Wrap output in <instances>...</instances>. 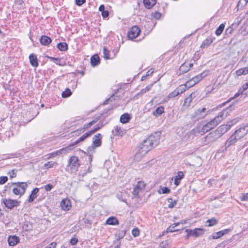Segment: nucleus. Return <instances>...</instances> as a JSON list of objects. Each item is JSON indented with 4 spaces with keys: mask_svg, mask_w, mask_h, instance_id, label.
<instances>
[{
    "mask_svg": "<svg viewBox=\"0 0 248 248\" xmlns=\"http://www.w3.org/2000/svg\"><path fill=\"white\" fill-rule=\"evenodd\" d=\"M234 109V107L232 105H230L228 108L220 112L218 115L214 119L203 126L202 129H200V135H202L216 127L224 119L227 117Z\"/></svg>",
    "mask_w": 248,
    "mask_h": 248,
    "instance_id": "f257e3e1",
    "label": "nucleus"
},
{
    "mask_svg": "<svg viewBox=\"0 0 248 248\" xmlns=\"http://www.w3.org/2000/svg\"><path fill=\"white\" fill-rule=\"evenodd\" d=\"M161 133L156 132L144 140L140 146V155H144L159 144Z\"/></svg>",
    "mask_w": 248,
    "mask_h": 248,
    "instance_id": "f03ea898",
    "label": "nucleus"
},
{
    "mask_svg": "<svg viewBox=\"0 0 248 248\" xmlns=\"http://www.w3.org/2000/svg\"><path fill=\"white\" fill-rule=\"evenodd\" d=\"M13 187L12 191L16 195L22 196L25 193L28 185L26 182H14L12 183L9 187Z\"/></svg>",
    "mask_w": 248,
    "mask_h": 248,
    "instance_id": "7ed1b4c3",
    "label": "nucleus"
},
{
    "mask_svg": "<svg viewBox=\"0 0 248 248\" xmlns=\"http://www.w3.org/2000/svg\"><path fill=\"white\" fill-rule=\"evenodd\" d=\"M102 126H103L102 124L99 125V124H98V126L97 127H95L94 129H93L91 131L86 132L85 134H84L82 136H81L79 139L71 143L70 144L72 145V147L74 149L75 145H76L79 142L84 141L87 137L90 136L92 134H93L96 131L99 130Z\"/></svg>",
    "mask_w": 248,
    "mask_h": 248,
    "instance_id": "20e7f679",
    "label": "nucleus"
},
{
    "mask_svg": "<svg viewBox=\"0 0 248 248\" xmlns=\"http://www.w3.org/2000/svg\"><path fill=\"white\" fill-rule=\"evenodd\" d=\"M220 137L219 132L217 131V129H216L215 131L210 132L206 136L202 138V140L204 142V144L206 145L210 142H214Z\"/></svg>",
    "mask_w": 248,
    "mask_h": 248,
    "instance_id": "39448f33",
    "label": "nucleus"
},
{
    "mask_svg": "<svg viewBox=\"0 0 248 248\" xmlns=\"http://www.w3.org/2000/svg\"><path fill=\"white\" fill-rule=\"evenodd\" d=\"M237 120L235 119L233 120L232 121L229 122L228 124H223L219 126L217 129L219 132V134L221 136L223 134L227 132L229 130L231 127L236 122Z\"/></svg>",
    "mask_w": 248,
    "mask_h": 248,
    "instance_id": "423d86ee",
    "label": "nucleus"
},
{
    "mask_svg": "<svg viewBox=\"0 0 248 248\" xmlns=\"http://www.w3.org/2000/svg\"><path fill=\"white\" fill-rule=\"evenodd\" d=\"M102 136L101 134L98 133L93 138L92 146L89 147L88 149L92 151L94 148L100 147L102 144Z\"/></svg>",
    "mask_w": 248,
    "mask_h": 248,
    "instance_id": "0eeeda50",
    "label": "nucleus"
},
{
    "mask_svg": "<svg viewBox=\"0 0 248 248\" xmlns=\"http://www.w3.org/2000/svg\"><path fill=\"white\" fill-rule=\"evenodd\" d=\"M185 232L187 233V238L190 236L199 237L202 235L204 232V231L202 228H195L193 230L186 229Z\"/></svg>",
    "mask_w": 248,
    "mask_h": 248,
    "instance_id": "6e6552de",
    "label": "nucleus"
},
{
    "mask_svg": "<svg viewBox=\"0 0 248 248\" xmlns=\"http://www.w3.org/2000/svg\"><path fill=\"white\" fill-rule=\"evenodd\" d=\"M200 135V128H195L187 132L184 136V139L186 141H189L194 139L195 137Z\"/></svg>",
    "mask_w": 248,
    "mask_h": 248,
    "instance_id": "1a4fd4ad",
    "label": "nucleus"
},
{
    "mask_svg": "<svg viewBox=\"0 0 248 248\" xmlns=\"http://www.w3.org/2000/svg\"><path fill=\"white\" fill-rule=\"evenodd\" d=\"M140 35V28L137 26L132 27L127 33L129 39L133 40Z\"/></svg>",
    "mask_w": 248,
    "mask_h": 248,
    "instance_id": "9d476101",
    "label": "nucleus"
},
{
    "mask_svg": "<svg viewBox=\"0 0 248 248\" xmlns=\"http://www.w3.org/2000/svg\"><path fill=\"white\" fill-rule=\"evenodd\" d=\"M68 166L71 169L77 170L80 166L79 160L78 157L72 156L69 160Z\"/></svg>",
    "mask_w": 248,
    "mask_h": 248,
    "instance_id": "9b49d317",
    "label": "nucleus"
},
{
    "mask_svg": "<svg viewBox=\"0 0 248 248\" xmlns=\"http://www.w3.org/2000/svg\"><path fill=\"white\" fill-rule=\"evenodd\" d=\"M20 202L16 200L11 199H5L3 200V203L7 208L12 209L14 207L18 206Z\"/></svg>",
    "mask_w": 248,
    "mask_h": 248,
    "instance_id": "f8f14e48",
    "label": "nucleus"
},
{
    "mask_svg": "<svg viewBox=\"0 0 248 248\" xmlns=\"http://www.w3.org/2000/svg\"><path fill=\"white\" fill-rule=\"evenodd\" d=\"M144 24V23L142 22V25ZM152 23L151 21H148L147 22H145L144 25V27H142L140 29V32L143 31L144 34H148L152 30Z\"/></svg>",
    "mask_w": 248,
    "mask_h": 248,
    "instance_id": "ddd939ff",
    "label": "nucleus"
},
{
    "mask_svg": "<svg viewBox=\"0 0 248 248\" xmlns=\"http://www.w3.org/2000/svg\"><path fill=\"white\" fill-rule=\"evenodd\" d=\"M248 132V127L246 126L240 127L239 129L235 131L234 134L236 135L237 138L239 139L246 135Z\"/></svg>",
    "mask_w": 248,
    "mask_h": 248,
    "instance_id": "4468645a",
    "label": "nucleus"
},
{
    "mask_svg": "<svg viewBox=\"0 0 248 248\" xmlns=\"http://www.w3.org/2000/svg\"><path fill=\"white\" fill-rule=\"evenodd\" d=\"M193 64L189 62H185L179 68L180 74H184L188 71Z\"/></svg>",
    "mask_w": 248,
    "mask_h": 248,
    "instance_id": "2eb2a0df",
    "label": "nucleus"
},
{
    "mask_svg": "<svg viewBox=\"0 0 248 248\" xmlns=\"http://www.w3.org/2000/svg\"><path fill=\"white\" fill-rule=\"evenodd\" d=\"M61 206L63 210H69L71 207V203L70 201L67 199L62 200L61 203Z\"/></svg>",
    "mask_w": 248,
    "mask_h": 248,
    "instance_id": "dca6fc26",
    "label": "nucleus"
},
{
    "mask_svg": "<svg viewBox=\"0 0 248 248\" xmlns=\"http://www.w3.org/2000/svg\"><path fill=\"white\" fill-rule=\"evenodd\" d=\"M239 139L237 138L236 135L234 133L232 134L225 143V146L228 148L232 145L235 143Z\"/></svg>",
    "mask_w": 248,
    "mask_h": 248,
    "instance_id": "f3484780",
    "label": "nucleus"
},
{
    "mask_svg": "<svg viewBox=\"0 0 248 248\" xmlns=\"http://www.w3.org/2000/svg\"><path fill=\"white\" fill-rule=\"evenodd\" d=\"M114 136L122 137L126 133V131L124 129L121 128V127L117 125L114 127V130L112 131Z\"/></svg>",
    "mask_w": 248,
    "mask_h": 248,
    "instance_id": "a211bd4d",
    "label": "nucleus"
},
{
    "mask_svg": "<svg viewBox=\"0 0 248 248\" xmlns=\"http://www.w3.org/2000/svg\"><path fill=\"white\" fill-rule=\"evenodd\" d=\"M40 43L43 46H48L51 42V39L46 35H42L39 39Z\"/></svg>",
    "mask_w": 248,
    "mask_h": 248,
    "instance_id": "6ab92c4d",
    "label": "nucleus"
},
{
    "mask_svg": "<svg viewBox=\"0 0 248 248\" xmlns=\"http://www.w3.org/2000/svg\"><path fill=\"white\" fill-rule=\"evenodd\" d=\"M29 60L30 63L32 66L36 67L38 66V59L35 54L33 53L30 54Z\"/></svg>",
    "mask_w": 248,
    "mask_h": 248,
    "instance_id": "aec40b11",
    "label": "nucleus"
},
{
    "mask_svg": "<svg viewBox=\"0 0 248 248\" xmlns=\"http://www.w3.org/2000/svg\"><path fill=\"white\" fill-rule=\"evenodd\" d=\"M19 237L16 235L10 236L8 239L9 245L11 246H15L19 242Z\"/></svg>",
    "mask_w": 248,
    "mask_h": 248,
    "instance_id": "412c9836",
    "label": "nucleus"
},
{
    "mask_svg": "<svg viewBox=\"0 0 248 248\" xmlns=\"http://www.w3.org/2000/svg\"><path fill=\"white\" fill-rule=\"evenodd\" d=\"M39 191V189L38 188H34L31 192V194L29 196V198L28 199V202H32L37 197V193Z\"/></svg>",
    "mask_w": 248,
    "mask_h": 248,
    "instance_id": "4be33fe9",
    "label": "nucleus"
},
{
    "mask_svg": "<svg viewBox=\"0 0 248 248\" xmlns=\"http://www.w3.org/2000/svg\"><path fill=\"white\" fill-rule=\"evenodd\" d=\"M73 149V148L72 147V145L70 144L67 147L62 148L59 150H57V152L58 155H60L62 154H66L67 153L72 150Z\"/></svg>",
    "mask_w": 248,
    "mask_h": 248,
    "instance_id": "5701e85b",
    "label": "nucleus"
},
{
    "mask_svg": "<svg viewBox=\"0 0 248 248\" xmlns=\"http://www.w3.org/2000/svg\"><path fill=\"white\" fill-rule=\"evenodd\" d=\"M106 224L110 225H116L119 224V221L116 217H110L107 219Z\"/></svg>",
    "mask_w": 248,
    "mask_h": 248,
    "instance_id": "b1692460",
    "label": "nucleus"
},
{
    "mask_svg": "<svg viewBox=\"0 0 248 248\" xmlns=\"http://www.w3.org/2000/svg\"><path fill=\"white\" fill-rule=\"evenodd\" d=\"M100 63V58L97 54L92 56L91 58V64L92 66L94 67L97 66Z\"/></svg>",
    "mask_w": 248,
    "mask_h": 248,
    "instance_id": "393cba45",
    "label": "nucleus"
},
{
    "mask_svg": "<svg viewBox=\"0 0 248 248\" xmlns=\"http://www.w3.org/2000/svg\"><path fill=\"white\" fill-rule=\"evenodd\" d=\"M229 230L228 229H225L224 230H222L220 231H219L218 232H215L213 233L212 235L213 239H218L221 236H223L224 234L227 233Z\"/></svg>",
    "mask_w": 248,
    "mask_h": 248,
    "instance_id": "a878e982",
    "label": "nucleus"
},
{
    "mask_svg": "<svg viewBox=\"0 0 248 248\" xmlns=\"http://www.w3.org/2000/svg\"><path fill=\"white\" fill-rule=\"evenodd\" d=\"M208 72H203L202 73H201L195 77L192 78V79L195 81L196 84L198 83L200 81H201L204 77H205L207 76Z\"/></svg>",
    "mask_w": 248,
    "mask_h": 248,
    "instance_id": "bb28decb",
    "label": "nucleus"
},
{
    "mask_svg": "<svg viewBox=\"0 0 248 248\" xmlns=\"http://www.w3.org/2000/svg\"><path fill=\"white\" fill-rule=\"evenodd\" d=\"M131 119L130 115L127 113H125L122 114L120 118V121L123 124H126L128 123Z\"/></svg>",
    "mask_w": 248,
    "mask_h": 248,
    "instance_id": "cd10ccee",
    "label": "nucleus"
},
{
    "mask_svg": "<svg viewBox=\"0 0 248 248\" xmlns=\"http://www.w3.org/2000/svg\"><path fill=\"white\" fill-rule=\"evenodd\" d=\"M156 0H143V3L145 6L150 9L153 7L156 3Z\"/></svg>",
    "mask_w": 248,
    "mask_h": 248,
    "instance_id": "c85d7f7f",
    "label": "nucleus"
},
{
    "mask_svg": "<svg viewBox=\"0 0 248 248\" xmlns=\"http://www.w3.org/2000/svg\"><path fill=\"white\" fill-rule=\"evenodd\" d=\"M184 174L182 171H179L174 177V184L176 186L179 185L180 180L183 178Z\"/></svg>",
    "mask_w": 248,
    "mask_h": 248,
    "instance_id": "c756f323",
    "label": "nucleus"
},
{
    "mask_svg": "<svg viewBox=\"0 0 248 248\" xmlns=\"http://www.w3.org/2000/svg\"><path fill=\"white\" fill-rule=\"evenodd\" d=\"M237 76L246 75L248 74V67L240 68L236 71Z\"/></svg>",
    "mask_w": 248,
    "mask_h": 248,
    "instance_id": "7c9ffc66",
    "label": "nucleus"
},
{
    "mask_svg": "<svg viewBox=\"0 0 248 248\" xmlns=\"http://www.w3.org/2000/svg\"><path fill=\"white\" fill-rule=\"evenodd\" d=\"M58 48L62 51H65L68 49V45L65 42H60L57 45Z\"/></svg>",
    "mask_w": 248,
    "mask_h": 248,
    "instance_id": "2f4dec72",
    "label": "nucleus"
},
{
    "mask_svg": "<svg viewBox=\"0 0 248 248\" xmlns=\"http://www.w3.org/2000/svg\"><path fill=\"white\" fill-rule=\"evenodd\" d=\"M58 165L56 162L48 161L44 165V168L45 169H49L53 167H55Z\"/></svg>",
    "mask_w": 248,
    "mask_h": 248,
    "instance_id": "473e14b6",
    "label": "nucleus"
},
{
    "mask_svg": "<svg viewBox=\"0 0 248 248\" xmlns=\"http://www.w3.org/2000/svg\"><path fill=\"white\" fill-rule=\"evenodd\" d=\"M164 111V108L162 106L158 107L155 111L153 112V114L157 117L162 114Z\"/></svg>",
    "mask_w": 248,
    "mask_h": 248,
    "instance_id": "72a5a7b5",
    "label": "nucleus"
},
{
    "mask_svg": "<svg viewBox=\"0 0 248 248\" xmlns=\"http://www.w3.org/2000/svg\"><path fill=\"white\" fill-rule=\"evenodd\" d=\"M206 223L207 224V227H212L216 225L218 223V220L215 218H212L211 219L207 220L206 221Z\"/></svg>",
    "mask_w": 248,
    "mask_h": 248,
    "instance_id": "f704fd0d",
    "label": "nucleus"
},
{
    "mask_svg": "<svg viewBox=\"0 0 248 248\" xmlns=\"http://www.w3.org/2000/svg\"><path fill=\"white\" fill-rule=\"evenodd\" d=\"M195 97L194 93H191L187 97H186L184 102V105L188 107L190 105L192 99Z\"/></svg>",
    "mask_w": 248,
    "mask_h": 248,
    "instance_id": "c9c22d12",
    "label": "nucleus"
},
{
    "mask_svg": "<svg viewBox=\"0 0 248 248\" xmlns=\"http://www.w3.org/2000/svg\"><path fill=\"white\" fill-rule=\"evenodd\" d=\"M180 225V223H175L170 226L167 229V232H173L177 231L178 229H175V228Z\"/></svg>",
    "mask_w": 248,
    "mask_h": 248,
    "instance_id": "e433bc0d",
    "label": "nucleus"
},
{
    "mask_svg": "<svg viewBox=\"0 0 248 248\" xmlns=\"http://www.w3.org/2000/svg\"><path fill=\"white\" fill-rule=\"evenodd\" d=\"M242 93H243L241 91V89H239L238 92L234 94L233 97L230 98V99L229 100H228V101H227L226 102H225L220 104L219 105V106L220 107H222L224 106L226 104H227V103L229 102L231 100L237 97L240 94H242Z\"/></svg>",
    "mask_w": 248,
    "mask_h": 248,
    "instance_id": "4c0bfd02",
    "label": "nucleus"
},
{
    "mask_svg": "<svg viewBox=\"0 0 248 248\" xmlns=\"http://www.w3.org/2000/svg\"><path fill=\"white\" fill-rule=\"evenodd\" d=\"M170 190L169 188L165 186H160L158 190L159 194H168L170 192Z\"/></svg>",
    "mask_w": 248,
    "mask_h": 248,
    "instance_id": "58836bf2",
    "label": "nucleus"
},
{
    "mask_svg": "<svg viewBox=\"0 0 248 248\" xmlns=\"http://www.w3.org/2000/svg\"><path fill=\"white\" fill-rule=\"evenodd\" d=\"M225 28V24L222 23L219 25L218 28L216 30L215 34L217 36H219L223 32Z\"/></svg>",
    "mask_w": 248,
    "mask_h": 248,
    "instance_id": "ea45409f",
    "label": "nucleus"
},
{
    "mask_svg": "<svg viewBox=\"0 0 248 248\" xmlns=\"http://www.w3.org/2000/svg\"><path fill=\"white\" fill-rule=\"evenodd\" d=\"M72 92L69 88H66L64 91L62 93V98H67L72 94Z\"/></svg>",
    "mask_w": 248,
    "mask_h": 248,
    "instance_id": "a19ab883",
    "label": "nucleus"
},
{
    "mask_svg": "<svg viewBox=\"0 0 248 248\" xmlns=\"http://www.w3.org/2000/svg\"><path fill=\"white\" fill-rule=\"evenodd\" d=\"M139 192H140V181H138L137 185L134 188L132 193L134 196H137L138 195V194Z\"/></svg>",
    "mask_w": 248,
    "mask_h": 248,
    "instance_id": "79ce46f5",
    "label": "nucleus"
},
{
    "mask_svg": "<svg viewBox=\"0 0 248 248\" xmlns=\"http://www.w3.org/2000/svg\"><path fill=\"white\" fill-rule=\"evenodd\" d=\"M168 202L169 203L168 205V207L170 208H172L175 206V205L177 203V201L176 200H173L171 198H169L168 200Z\"/></svg>",
    "mask_w": 248,
    "mask_h": 248,
    "instance_id": "37998d69",
    "label": "nucleus"
},
{
    "mask_svg": "<svg viewBox=\"0 0 248 248\" xmlns=\"http://www.w3.org/2000/svg\"><path fill=\"white\" fill-rule=\"evenodd\" d=\"M154 70L153 69H151L150 70H149L145 75H144V76H142L140 80H144L147 77H149L150 76H151L154 72Z\"/></svg>",
    "mask_w": 248,
    "mask_h": 248,
    "instance_id": "c03bdc74",
    "label": "nucleus"
},
{
    "mask_svg": "<svg viewBox=\"0 0 248 248\" xmlns=\"http://www.w3.org/2000/svg\"><path fill=\"white\" fill-rule=\"evenodd\" d=\"M186 88H187L186 85H181L179 86L178 88H177L176 89L179 92V94L182 93L183 92H184L186 90Z\"/></svg>",
    "mask_w": 248,
    "mask_h": 248,
    "instance_id": "a18cd8bd",
    "label": "nucleus"
},
{
    "mask_svg": "<svg viewBox=\"0 0 248 248\" xmlns=\"http://www.w3.org/2000/svg\"><path fill=\"white\" fill-rule=\"evenodd\" d=\"M103 53H104V57L105 59L108 60L109 59V51L108 50L107 47L104 46L103 47Z\"/></svg>",
    "mask_w": 248,
    "mask_h": 248,
    "instance_id": "49530a36",
    "label": "nucleus"
},
{
    "mask_svg": "<svg viewBox=\"0 0 248 248\" xmlns=\"http://www.w3.org/2000/svg\"><path fill=\"white\" fill-rule=\"evenodd\" d=\"M195 84H196L195 81H194V80L192 79V78L191 79H190L189 80H188V81H187L185 84L186 86V87L187 88L192 87L194 85H195Z\"/></svg>",
    "mask_w": 248,
    "mask_h": 248,
    "instance_id": "de8ad7c7",
    "label": "nucleus"
},
{
    "mask_svg": "<svg viewBox=\"0 0 248 248\" xmlns=\"http://www.w3.org/2000/svg\"><path fill=\"white\" fill-rule=\"evenodd\" d=\"M16 172L17 170L14 169L9 171L8 174L9 175V176L11 178H13L16 176Z\"/></svg>",
    "mask_w": 248,
    "mask_h": 248,
    "instance_id": "09e8293b",
    "label": "nucleus"
},
{
    "mask_svg": "<svg viewBox=\"0 0 248 248\" xmlns=\"http://www.w3.org/2000/svg\"><path fill=\"white\" fill-rule=\"evenodd\" d=\"M57 60H55L54 62L59 65L60 66H63L65 65V62L64 61H62L61 58H56Z\"/></svg>",
    "mask_w": 248,
    "mask_h": 248,
    "instance_id": "8fccbe9b",
    "label": "nucleus"
},
{
    "mask_svg": "<svg viewBox=\"0 0 248 248\" xmlns=\"http://www.w3.org/2000/svg\"><path fill=\"white\" fill-rule=\"evenodd\" d=\"M179 94V92H178L177 89H176L174 91H173L172 92L170 93L168 95V97L169 98H173V97L178 95Z\"/></svg>",
    "mask_w": 248,
    "mask_h": 248,
    "instance_id": "3c124183",
    "label": "nucleus"
},
{
    "mask_svg": "<svg viewBox=\"0 0 248 248\" xmlns=\"http://www.w3.org/2000/svg\"><path fill=\"white\" fill-rule=\"evenodd\" d=\"M153 86V84L148 85L145 89L140 91V94L145 93L147 92L150 91Z\"/></svg>",
    "mask_w": 248,
    "mask_h": 248,
    "instance_id": "603ef678",
    "label": "nucleus"
},
{
    "mask_svg": "<svg viewBox=\"0 0 248 248\" xmlns=\"http://www.w3.org/2000/svg\"><path fill=\"white\" fill-rule=\"evenodd\" d=\"M161 16V14L158 12H155L152 14V17L155 19H159Z\"/></svg>",
    "mask_w": 248,
    "mask_h": 248,
    "instance_id": "864d4df0",
    "label": "nucleus"
},
{
    "mask_svg": "<svg viewBox=\"0 0 248 248\" xmlns=\"http://www.w3.org/2000/svg\"><path fill=\"white\" fill-rule=\"evenodd\" d=\"M115 97V94H113L112 95H111L109 98H108V99H107V100H106L104 103H103V104L104 105H107V104H108L109 102H112L113 100H115V98H114Z\"/></svg>",
    "mask_w": 248,
    "mask_h": 248,
    "instance_id": "5fc2aeb1",
    "label": "nucleus"
},
{
    "mask_svg": "<svg viewBox=\"0 0 248 248\" xmlns=\"http://www.w3.org/2000/svg\"><path fill=\"white\" fill-rule=\"evenodd\" d=\"M132 234L135 237L137 236L140 234V230L137 228L134 229L132 231Z\"/></svg>",
    "mask_w": 248,
    "mask_h": 248,
    "instance_id": "6e6d98bb",
    "label": "nucleus"
},
{
    "mask_svg": "<svg viewBox=\"0 0 248 248\" xmlns=\"http://www.w3.org/2000/svg\"><path fill=\"white\" fill-rule=\"evenodd\" d=\"M8 181V177L7 176H0V184L3 185Z\"/></svg>",
    "mask_w": 248,
    "mask_h": 248,
    "instance_id": "4d7b16f0",
    "label": "nucleus"
},
{
    "mask_svg": "<svg viewBox=\"0 0 248 248\" xmlns=\"http://www.w3.org/2000/svg\"><path fill=\"white\" fill-rule=\"evenodd\" d=\"M53 186L51 184H48L45 186V189L46 191H50L53 188Z\"/></svg>",
    "mask_w": 248,
    "mask_h": 248,
    "instance_id": "13d9d810",
    "label": "nucleus"
},
{
    "mask_svg": "<svg viewBox=\"0 0 248 248\" xmlns=\"http://www.w3.org/2000/svg\"><path fill=\"white\" fill-rule=\"evenodd\" d=\"M78 240L77 238L76 237H73L71 238L70 240V243L72 245H76L77 243L78 242Z\"/></svg>",
    "mask_w": 248,
    "mask_h": 248,
    "instance_id": "bf43d9fd",
    "label": "nucleus"
},
{
    "mask_svg": "<svg viewBox=\"0 0 248 248\" xmlns=\"http://www.w3.org/2000/svg\"><path fill=\"white\" fill-rule=\"evenodd\" d=\"M47 155H48V157H47V158L49 159L51 158L55 157L57 156V155H58L57 154V152L56 151L55 152H52V153H51L48 154Z\"/></svg>",
    "mask_w": 248,
    "mask_h": 248,
    "instance_id": "052dcab7",
    "label": "nucleus"
},
{
    "mask_svg": "<svg viewBox=\"0 0 248 248\" xmlns=\"http://www.w3.org/2000/svg\"><path fill=\"white\" fill-rule=\"evenodd\" d=\"M247 4V2H246V0H239L238 5L241 7H244Z\"/></svg>",
    "mask_w": 248,
    "mask_h": 248,
    "instance_id": "680f3d73",
    "label": "nucleus"
},
{
    "mask_svg": "<svg viewBox=\"0 0 248 248\" xmlns=\"http://www.w3.org/2000/svg\"><path fill=\"white\" fill-rule=\"evenodd\" d=\"M240 199L242 201H246L248 200V193H245L243 194L240 197Z\"/></svg>",
    "mask_w": 248,
    "mask_h": 248,
    "instance_id": "e2e57ef3",
    "label": "nucleus"
},
{
    "mask_svg": "<svg viewBox=\"0 0 248 248\" xmlns=\"http://www.w3.org/2000/svg\"><path fill=\"white\" fill-rule=\"evenodd\" d=\"M101 15L104 18H107L109 16V12L108 10H105L104 11H102V13H101Z\"/></svg>",
    "mask_w": 248,
    "mask_h": 248,
    "instance_id": "0e129e2a",
    "label": "nucleus"
},
{
    "mask_svg": "<svg viewBox=\"0 0 248 248\" xmlns=\"http://www.w3.org/2000/svg\"><path fill=\"white\" fill-rule=\"evenodd\" d=\"M76 4L78 6H81L86 2V0H75Z\"/></svg>",
    "mask_w": 248,
    "mask_h": 248,
    "instance_id": "69168bd1",
    "label": "nucleus"
},
{
    "mask_svg": "<svg viewBox=\"0 0 248 248\" xmlns=\"http://www.w3.org/2000/svg\"><path fill=\"white\" fill-rule=\"evenodd\" d=\"M57 243L53 242L51 243L48 246L45 247V248H56Z\"/></svg>",
    "mask_w": 248,
    "mask_h": 248,
    "instance_id": "338daca9",
    "label": "nucleus"
},
{
    "mask_svg": "<svg viewBox=\"0 0 248 248\" xmlns=\"http://www.w3.org/2000/svg\"><path fill=\"white\" fill-rule=\"evenodd\" d=\"M248 88V82L244 84L243 85V86L242 87V88H241L240 89H241V91L243 93L245 90H246Z\"/></svg>",
    "mask_w": 248,
    "mask_h": 248,
    "instance_id": "774afa93",
    "label": "nucleus"
}]
</instances>
